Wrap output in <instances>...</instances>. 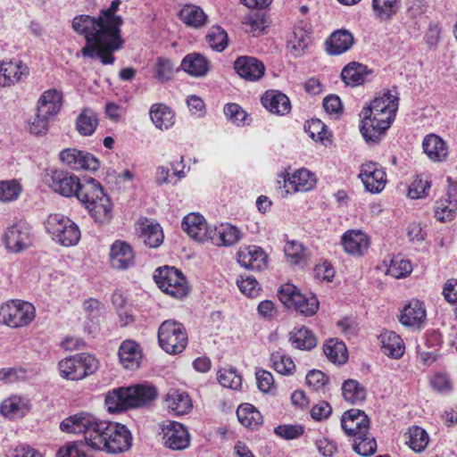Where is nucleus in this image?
I'll return each instance as SVG.
<instances>
[{
    "label": "nucleus",
    "instance_id": "obj_1",
    "mask_svg": "<svg viewBox=\"0 0 457 457\" xmlns=\"http://www.w3.org/2000/svg\"><path fill=\"white\" fill-rule=\"evenodd\" d=\"M120 0H112L109 8L102 10L97 18L78 15L72 20V29L86 39L80 54L84 57H98L104 65L114 62L113 53L122 48L120 27L123 20L115 15Z\"/></svg>",
    "mask_w": 457,
    "mask_h": 457
},
{
    "label": "nucleus",
    "instance_id": "obj_2",
    "mask_svg": "<svg viewBox=\"0 0 457 457\" xmlns=\"http://www.w3.org/2000/svg\"><path fill=\"white\" fill-rule=\"evenodd\" d=\"M79 201L96 223L105 225L112 221L113 204L103 186L96 179L89 178L85 180Z\"/></svg>",
    "mask_w": 457,
    "mask_h": 457
},
{
    "label": "nucleus",
    "instance_id": "obj_3",
    "mask_svg": "<svg viewBox=\"0 0 457 457\" xmlns=\"http://www.w3.org/2000/svg\"><path fill=\"white\" fill-rule=\"evenodd\" d=\"M132 446V435L120 423L102 420L90 449L108 454H120Z\"/></svg>",
    "mask_w": 457,
    "mask_h": 457
},
{
    "label": "nucleus",
    "instance_id": "obj_4",
    "mask_svg": "<svg viewBox=\"0 0 457 457\" xmlns=\"http://www.w3.org/2000/svg\"><path fill=\"white\" fill-rule=\"evenodd\" d=\"M36 318L35 306L27 301L12 299L0 306V324L12 329L29 327Z\"/></svg>",
    "mask_w": 457,
    "mask_h": 457
},
{
    "label": "nucleus",
    "instance_id": "obj_5",
    "mask_svg": "<svg viewBox=\"0 0 457 457\" xmlns=\"http://www.w3.org/2000/svg\"><path fill=\"white\" fill-rule=\"evenodd\" d=\"M46 228L53 240L63 247L75 246L81 238L79 226L61 213L50 214L46 221Z\"/></svg>",
    "mask_w": 457,
    "mask_h": 457
},
{
    "label": "nucleus",
    "instance_id": "obj_6",
    "mask_svg": "<svg viewBox=\"0 0 457 457\" xmlns=\"http://www.w3.org/2000/svg\"><path fill=\"white\" fill-rule=\"evenodd\" d=\"M99 367V362L95 356L81 353L66 357L58 362L60 376L71 381L82 380L94 374Z\"/></svg>",
    "mask_w": 457,
    "mask_h": 457
},
{
    "label": "nucleus",
    "instance_id": "obj_7",
    "mask_svg": "<svg viewBox=\"0 0 457 457\" xmlns=\"http://www.w3.org/2000/svg\"><path fill=\"white\" fill-rule=\"evenodd\" d=\"M361 134L367 143L378 144L395 119L365 104L361 112Z\"/></svg>",
    "mask_w": 457,
    "mask_h": 457
},
{
    "label": "nucleus",
    "instance_id": "obj_8",
    "mask_svg": "<svg viewBox=\"0 0 457 457\" xmlns=\"http://www.w3.org/2000/svg\"><path fill=\"white\" fill-rule=\"evenodd\" d=\"M154 278L162 292L174 298L181 299L189 294L190 287L186 277L174 267L158 268Z\"/></svg>",
    "mask_w": 457,
    "mask_h": 457
},
{
    "label": "nucleus",
    "instance_id": "obj_9",
    "mask_svg": "<svg viewBox=\"0 0 457 457\" xmlns=\"http://www.w3.org/2000/svg\"><path fill=\"white\" fill-rule=\"evenodd\" d=\"M278 295L284 305L306 317L314 315L319 309V301L315 295L305 296L290 283L282 285Z\"/></svg>",
    "mask_w": 457,
    "mask_h": 457
},
{
    "label": "nucleus",
    "instance_id": "obj_10",
    "mask_svg": "<svg viewBox=\"0 0 457 457\" xmlns=\"http://www.w3.org/2000/svg\"><path fill=\"white\" fill-rule=\"evenodd\" d=\"M102 420L92 413L80 411L63 419L60 429L68 434H83L91 447Z\"/></svg>",
    "mask_w": 457,
    "mask_h": 457
},
{
    "label": "nucleus",
    "instance_id": "obj_11",
    "mask_svg": "<svg viewBox=\"0 0 457 457\" xmlns=\"http://www.w3.org/2000/svg\"><path fill=\"white\" fill-rule=\"evenodd\" d=\"M160 346L170 354L181 353L187 345V335L184 326L172 320L163 321L158 330Z\"/></svg>",
    "mask_w": 457,
    "mask_h": 457
},
{
    "label": "nucleus",
    "instance_id": "obj_12",
    "mask_svg": "<svg viewBox=\"0 0 457 457\" xmlns=\"http://www.w3.org/2000/svg\"><path fill=\"white\" fill-rule=\"evenodd\" d=\"M47 184L54 192L64 197L75 196L78 200L84 187L78 176L59 170L51 171Z\"/></svg>",
    "mask_w": 457,
    "mask_h": 457
},
{
    "label": "nucleus",
    "instance_id": "obj_13",
    "mask_svg": "<svg viewBox=\"0 0 457 457\" xmlns=\"http://www.w3.org/2000/svg\"><path fill=\"white\" fill-rule=\"evenodd\" d=\"M3 241L6 250L12 253H19L32 245L29 228L17 222L7 227L3 234Z\"/></svg>",
    "mask_w": 457,
    "mask_h": 457
},
{
    "label": "nucleus",
    "instance_id": "obj_14",
    "mask_svg": "<svg viewBox=\"0 0 457 457\" xmlns=\"http://www.w3.org/2000/svg\"><path fill=\"white\" fill-rule=\"evenodd\" d=\"M359 178L371 194L380 193L387 183L385 169L378 162H366L361 165Z\"/></svg>",
    "mask_w": 457,
    "mask_h": 457
},
{
    "label": "nucleus",
    "instance_id": "obj_15",
    "mask_svg": "<svg viewBox=\"0 0 457 457\" xmlns=\"http://www.w3.org/2000/svg\"><path fill=\"white\" fill-rule=\"evenodd\" d=\"M59 157L65 166L73 170L96 171L100 167V162L96 157L77 148H66L61 151Z\"/></svg>",
    "mask_w": 457,
    "mask_h": 457
},
{
    "label": "nucleus",
    "instance_id": "obj_16",
    "mask_svg": "<svg viewBox=\"0 0 457 457\" xmlns=\"http://www.w3.org/2000/svg\"><path fill=\"white\" fill-rule=\"evenodd\" d=\"M162 441L167 448L180 451L190 445V434L187 428L178 421H170L162 428Z\"/></svg>",
    "mask_w": 457,
    "mask_h": 457
},
{
    "label": "nucleus",
    "instance_id": "obj_17",
    "mask_svg": "<svg viewBox=\"0 0 457 457\" xmlns=\"http://www.w3.org/2000/svg\"><path fill=\"white\" fill-rule=\"evenodd\" d=\"M370 421L368 415L359 409H351L344 412L341 427L345 433L353 438L370 430Z\"/></svg>",
    "mask_w": 457,
    "mask_h": 457
},
{
    "label": "nucleus",
    "instance_id": "obj_18",
    "mask_svg": "<svg viewBox=\"0 0 457 457\" xmlns=\"http://www.w3.org/2000/svg\"><path fill=\"white\" fill-rule=\"evenodd\" d=\"M238 264L250 270H262L268 266V254L257 245L240 247L237 253Z\"/></svg>",
    "mask_w": 457,
    "mask_h": 457
},
{
    "label": "nucleus",
    "instance_id": "obj_19",
    "mask_svg": "<svg viewBox=\"0 0 457 457\" xmlns=\"http://www.w3.org/2000/svg\"><path fill=\"white\" fill-rule=\"evenodd\" d=\"M341 244L345 253L353 256H362L370 248V239L360 229H349L341 237Z\"/></svg>",
    "mask_w": 457,
    "mask_h": 457
},
{
    "label": "nucleus",
    "instance_id": "obj_20",
    "mask_svg": "<svg viewBox=\"0 0 457 457\" xmlns=\"http://www.w3.org/2000/svg\"><path fill=\"white\" fill-rule=\"evenodd\" d=\"M110 263L115 270H124L134 264L135 253L125 241L116 240L110 247Z\"/></svg>",
    "mask_w": 457,
    "mask_h": 457
},
{
    "label": "nucleus",
    "instance_id": "obj_21",
    "mask_svg": "<svg viewBox=\"0 0 457 457\" xmlns=\"http://www.w3.org/2000/svg\"><path fill=\"white\" fill-rule=\"evenodd\" d=\"M0 69L4 87H10L21 82L29 74V69L22 61H0Z\"/></svg>",
    "mask_w": 457,
    "mask_h": 457
},
{
    "label": "nucleus",
    "instance_id": "obj_22",
    "mask_svg": "<svg viewBox=\"0 0 457 457\" xmlns=\"http://www.w3.org/2000/svg\"><path fill=\"white\" fill-rule=\"evenodd\" d=\"M182 228L191 238L199 242L208 240L212 228L204 216L198 212L186 215L182 220Z\"/></svg>",
    "mask_w": 457,
    "mask_h": 457
},
{
    "label": "nucleus",
    "instance_id": "obj_23",
    "mask_svg": "<svg viewBox=\"0 0 457 457\" xmlns=\"http://www.w3.org/2000/svg\"><path fill=\"white\" fill-rule=\"evenodd\" d=\"M234 69L243 79L256 81L264 75L265 66L262 62L251 56H240L234 62Z\"/></svg>",
    "mask_w": 457,
    "mask_h": 457
},
{
    "label": "nucleus",
    "instance_id": "obj_24",
    "mask_svg": "<svg viewBox=\"0 0 457 457\" xmlns=\"http://www.w3.org/2000/svg\"><path fill=\"white\" fill-rule=\"evenodd\" d=\"M118 355L119 361L124 369L134 370L140 366L143 352L139 344L128 339L120 345Z\"/></svg>",
    "mask_w": 457,
    "mask_h": 457
},
{
    "label": "nucleus",
    "instance_id": "obj_25",
    "mask_svg": "<svg viewBox=\"0 0 457 457\" xmlns=\"http://www.w3.org/2000/svg\"><path fill=\"white\" fill-rule=\"evenodd\" d=\"M287 192H308L313 189L317 180L315 175L306 169H299L284 179Z\"/></svg>",
    "mask_w": 457,
    "mask_h": 457
},
{
    "label": "nucleus",
    "instance_id": "obj_26",
    "mask_svg": "<svg viewBox=\"0 0 457 457\" xmlns=\"http://www.w3.org/2000/svg\"><path fill=\"white\" fill-rule=\"evenodd\" d=\"M30 407V401L28 398L13 395L1 403L0 413L11 420L22 418L29 411Z\"/></svg>",
    "mask_w": 457,
    "mask_h": 457
},
{
    "label": "nucleus",
    "instance_id": "obj_27",
    "mask_svg": "<svg viewBox=\"0 0 457 457\" xmlns=\"http://www.w3.org/2000/svg\"><path fill=\"white\" fill-rule=\"evenodd\" d=\"M366 104L379 113H385L388 117L395 119L399 107V96L396 93L386 91L379 93Z\"/></svg>",
    "mask_w": 457,
    "mask_h": 457
},
{
    "label": "nucleus",
    "instance_id": "obj_28",
    "mask_svg": "<svg viewBox=\"0 0 457 457\" xmlns=\"http://www.w3.org/2000/svg\"><path fill=\"white\" fill-rule=\"evenodd\" d=\"M312 43L311 31L301 24L293 28L292 34L287 41V48L295 57L301 56Z\"/></svg>",
    "mask_w": 457,
    "mask_h": 457
},
{
    "label": "nucleus",
    "instance_id": "obj_29",
    "mask_svg": "<svg viewBox=\"0 0 457 457\" xmlns=\"http://www.w3.org/2000/svg\"><path fill=\"white\" fill-rule=\"evenodd\" d=\"M262 105L270 112L285 115L291 110V103L289 98L278 90H268L261 98Z\"/></svg>",
    "mask_w": 457,
    "mask_h": 457
},
{
    "label": "nucleus",
    "instance_id": "obj_30",
    "mask_svg": "<svg viewBox=\"0 0 457 457\" xmlns=\"http://www.w3.org/2000/svg\"><path fill=\"white\" fill-rule=\"evenodd\" d=\"M353 43L354 37L350 31L338 29L326 40V51L331 55H339L347 52Z\"/></svg>",
    "mask_w": 457,
    "mask_h": 457
},
{
    "label": "nucleus",
    "instance_id": "obj_31",
    "mask_svg": "<svg viewBox=\"0 0 457 457\" xmlns=\"http://www.w3.org/2000/svg\"><path fill=\"white\" fill-rule=\"evenodd\" d=\"M168 411L177 416L188 413L193 407L192 401L186 392L171 389L164 399Z\"/></svg>",
    "mask_w": 457,
    "mask_h": 457
},
{
    "label": "nucleus",
    "instance_id": "obj_32",
    "mask_svg": "<svg viewBox=\"0 0 457 457\" xmlns=\"http://www.w3.org/2000/svg\"><path fill=\"white\" fill-rule=\"evenodd\" d=\"M240 237V231L235 226L221 224L211 228L208 240L218 246H231L239 241Z\"/></svg>",
    "mask_w": 457,
    "mask_h": 457
},
{
    "label": "nucleus",
    "instance_id": "obj_33",
    "mask_svg": "<svg viewBox=\"0 0 457 457\" xmlns=\"http://www.w3.org/2000/svg\"><path fill=\"white\" fill-rule=\"evenodd\" d=\"M426 320V308L422 302L411 300L400 315V322L405 327H420Z\"/></svg>",
    "mask_w": 457,
    "mask_h": 457
},
{
    "label": "nucleus",
    "instance_id": "obj_34",
    "mask_svg": "<svg viewBox=\"0 0 457 457\" xmlns=\"http://www.w3.org/2000/svg\"><path fill=\"white\" fill-rule=\"evenodd\" d=\"M422 147L428 158L434 162H441L448 156L447 145L437 135L426 136L422 142Z\"/></svg>",
    "mask_w": 457,
    "mask_h": 457
},
{
    "label": "nucleus",
    "instance_id": "obj_35",
    "mask_svg": "<svg viewBox=\"0 0 457 457\" xmlns=\"http://www.w3.org/2000/svg\"><path fill=\"white\" fill-rule=\"evenodd\" d=\"M381 349L385 355L392 359L401 358L405 352L402 337L394 331H385L379 336Z\"/></svg>",
    "mask_w": 457,
    "mask_h": 457
},
{
    "label": "nucleus",
    "instance_id": "obj_36",
    "mask_svg": "<svg viewBox=\"0 0 457 457\" xmlns=\"http://www.w3.org/2000/svg\"><path fill=\"white\" fill-rule=\"evenodd\" d=\"M62 95L60 91L51 88L43 92L37 103L38 112L54 117L62 109Z\"/></svg>",
    "mask_w": 457,
    "mask_h": 457
},
{
    "label": "nucleus",
    "instance_id": "obj_37",
    "mask_svg": "<svg viewBox=\"0 0 457 457\" xmlns=\"http://www.w3.org/2000/svg\"><path fill=\"white\" fill-rule=\"evenodd\" d=\"M140 237L151 248L160 246L163 242V232L161 226L153 220L145 219L139 223Z\"/></svg>",
    "mask_w": 457,
    "mask_h": 457
},
{
    "label": "nucleus",
    "instance_id": "obj_38",
    "mask_svg": "<svg viewBox=\"0 0 457 457\" xmlns=\"http://www.w3.org/2000/svg\"><path fill=\"white\" fill-rule=\"evenodd\" d=\"M99 124L95 111L89 107L81 110L75 120V129L82 137L92 136L96 130Z\"/></svg>",
    "mask_w": 457,
    "mask_h": 457
},
{
    "label": "nucleus",
    "instance_id": "obj_39",
    "mask_svg": "<svg viewBox=\"0 0 457 457\" xmlns=\"http://www.w3.org/2000/svg\"><path fill=\"white\" fill-rule=\"evenodd\" d=\"M128 387H119L107 393L104 404L109 412H120L131 408Z\"/></svg>",
    "mask_w": 457,
    "mask_h": 457
},
{
    "label": "nucleus",
    "instance_id": "obj_40",
    "mask_svg": "<svg viewBox=\"0 0 457 457\" xmlns=\"http://www.w3.org/2000/svg\"><path fill=\"white\" fill-rule=\"evenodd\" d=\"M180 66L185 72L194 77H204L210 70L208 60L204 55L195 53L185 56Z\"/></svg>",
    "mask_w": 457,
    "mask_h": 457
},
{
    "label": "nucleus",
    "instance_id": "obj_41",
    "mask_svg": "<svg viewBox=\"0 0 457 457\" xmlns=\"http://www.w3.org/2000/svg\"><path fill=\"white\" fill-rule=\"evenodd\" d=\"M127 387L131 408L143 406L156 397V389L152 386L137 384Z\"/></svg>",
    "mask_w": 457,
    "mask_h": 457
},
{
    "label": "nucleus",
    "instance_id": "obj_42",
    "mask_svg": "<svg viewBox=\"0 0 457 457\" xmlns=\"http://www.w3.org/2000/svg\"><path fill=\"white\" fill-rule=\"evenodd\" d=\"M150 118L154 126L161 129H168L175 123V114L163 104H154L150 108Z\"/></svg>",
    "mask_w": 457,
    "mask_h": 457
},
{
    "label": "nucleus",
    "instance_id": "obj_43",
    "mask_svg": "<svg viewBox=\"0 0 457 457\" xmlns=\"http://www.w3.org/2000/svg\"><path fill=\"white\" fill-rule=\"evenodd\" d=\"M400 9V0H371L373 16L379 21H390Z\"/></svg>",
    "mask_w": 457,
    "mask_h": 457
},
{
    "label": "nucleus",
    "instance_id": "obj_44",
    "mask_svg": "<svg viewBox=\"0 0 457 457\" xmlns=\"http://www.w3.org/2000/svg\"><path fill=\"white\" fill-rule=\"evenodd\" d=\"M238 421L245 427L255 428L263 421L261 412L250 403H243L237 410Z\"/></svg>",
    "mask_w": 457,
    "mask_h": 457
},
{
    "label": "nucleus",
    "instance_id": "obj_45",
    "mask_svg": "<svg viewBox=\"0 0 457 457\" xmlns=\"http://www.w3.org/2000/svg\"><path fill=\"white\" fill-rule=\"evenodd\" d=\"M179 17L184 23L194 28L204 26L207 21L204 10L195 4H185L179 12Z\"/></svg>",
    "mask_w": 457,
    "mask_h": 457
},
{
    "label": "nucleus",
    "instance_id": "obj_46",
    "mask_svg": "<svg viewBox=\"0 0 457 457\" xmlns=\"http://www.w3.org/2000/svg\"><path fill=\"white\" fill-rule=\"evenodd\" d=\"M366 67L358 62L347 64L341 71L343 81L352 87L361 85L366 79Z\"/></svg>",
    "mask_w": 457,
    "mask_h": 457
},
{
    "label": "nucleus",
    "instance_id": "obj_47",
    "mask_svg": "<svg viewBox=\"0 0 457 457\" xmlns=\"http://www.w3.org/2000/svg\"><path fill=\"white\" fill-rule=\"evenodd\" d=\"M342 395L346 402L356 404L366 399L367 391L357 380L347 379L342 385Z\"/></svg>",
    "mask_w": 457,
    "mask_h": 457
},
{
    "label": "nucleus",
    "instance_id": "obj_48",
    "mask_svg": "<svg viewBox=\"0 0 457 457\" xmlns=\"http://www.w3.org/2000/svg\"><path fill=\"white\" fill-rule=\"evenodd\" d=\"M289 339L291 344L300 350H311L317 345L316 337L305 327L291 331Z\"/></svg>",
    "mask_w": 457,
    "mask_h": 457
},
{
    "label": "nucleus",
    "instance_id": "obj_49",
    "mask_svg": "<svg viewBox=\"0 0 457 457\" xmlns=\"http://www.w3.org/2000/svg\"><path fill=\"white\" fill-rule=\"evenodd\" d=\"M407 444L416 453H422L428 445L429 436L427 431L419 426H411L407 433Z\"/></svg>",
    "mask_w": 457,
    "mask_h": 457
},
{
    "label": "nucleus",
    "instance_id": "obj_50",
    "mask_svg": "<svg viewBox=\"0 0 457 457\" xmlns=\"http://www.w3.org/2000/svg\"><path fill=\"white\" fill-rule=\"evenodd\" d=\"M386 274L395 278H401L411 274L412 266L408 260L397 255L392 257L388 262L385 261Z\"/></svg>",
    "mask_w": 457,
    "mask_h": 457
},
{
    "label": "nucleus",
    "instance_id": "obj_51",
    "mask_svg": "<svg viewBox=\"0 0 457 457\" xmlns=\"http://www.w3.org/2000/svg\"><path fill=\"white\" fill-rule=\"evenodd\" d=\"M323 351L327 358L333 363L343 364L347 361L348 353L343 342L328 339L323 346Z\"/></svg>",
    "mask_w": 457,
    "mask_h": 457
},
{
    "label": "nucleus",
    "instance_id": "obj_52",
    "mask_svg": "<svg viewBox=\"0 0 457 457\" xmlns=\"http://www.w3.org/2000/svg\"><path fill=\"white\" fill-rule=\"evenodd\" d=\"M354 452L361 457H370L376 453L378 445L376 439L367 432L353 438Z\"/></svg>",
    "mask_w": 457,
    "mask_h": 457
},
{
    "label": "nucleus",
    "instance_id": "obj_53",
    "mask_svg": "<svg viewBox=\"0 0 457 457\" xmlns=\"http://www.w3.org/2000/svg\"><path fill=\"white\" fill-rule=\"evenodd\" d=\"M90 448L87 440L68 442L57 451V457H87V449Z\"/></svg>",
    "mask_w": 457,
    "mask_h": 457
},
{
    "label": "nucleus",
    "instance_id": "obj_54",
    "mask_svg": "<svg viewBox=\"0 0 457 457\" xmlns=\"http://www.w3.org/2000/svg\"><path fill=\"white\" fill-rule=\"evenodd\" d=\"M22 187L17 179L0 181V202L11 203L16 201L21 195Z\"/></svg>",
    "mask_w": 457,
    "mask_h": 457
},
{
    "label": "nucleus",
    "instance_id": "obj_55",
    "mask_svg": "<svg viewBox=\"0 0 457 457\" xmlns=\"http://www.w3.org/2000/svg\"><path fill=\"white\" fill-rule=\"evenodd\" d=\"M270 361L274 370L281 375H292L295 370V365L291 357L280 351L271 353Z\"/></svg>",
    "mask_w": 457,
    "mask_h": 457
},
{
    "label": "nucleus",
    "instance_id": "obj_56",
    "mask_svg": "<svg viewBox=\"0 0 457 457\" xmlns=\"http://www.w3.org/2000/svg\"><path fill=\"white\" fill-rule=\"evenodd\" d=\"M284 253L287 262L295 265L303 262L307 257L305 247L295 240L286 244Z\"/></svg>",
    "mask_w": 457,
    "mask_h": 457
},
{
    "label": "nucleus",
    "instance_id": "obj_57",
    "mask_svg": "<svg viewBox=\"0 0 457 457\" xmlns=\"http://www.w3.org/2000/svg\"><path fill=\"white\" fill-rule=\"evenodd\" d=\"M431 182L427 175H418L409 187L408 196L411 199H420L428 194Z\"/></svg>",
    "mask_w": 457,
    "mask_h": 457
},
{
    "label": "nucleus",
    "instance_id": "obj_58",
    "mask_svg": "<svg viewBox=\"0 0 457 457\" xmlns=\"http://www.w3.org/2000/svg\"><path fill=\"white\" fill-rule=\"evenodd\" d=\"M209 46L217 52H222L228 46V35L219 26H213L207 34Z\"/></svg>",
    "mask_w": 457,
    "mask_h": 457
},
{
    "label": "nucleus",
    "instance_id": "obj_59",
    "mask_svg": "<svg viewBox=\"0 0 457 457\" xmlns=\"http://www.w3.org/2000/svg\"><path fill=\"white\" fill-rule=\"evenodd\" d=\"M257 386L264 394L274 395L276 392V386L274 383L273 375L265 370H259L255 372Z\"/></svg>",
    "mask_w": 457,
    "mask_h": 457
},
{
    "label": "nucleus",
    "instance_id": "obj_60",
    "mask_svg": "<svg viewBox=\"0 0 457 457\" xmlns=\"http://www.w3.org/2000/svg\"><path fill=\"white\" fill-rule=\"evenodd\" d=\"M274 433L283 439L292 440L304 433V427L301 424H282L274 428Z\"/></svg>",
    "mask_w": 457,
    "mask_h": 457
},
{
    "label": "nucleus",
    "instance_id": "obj_61",
    "mask_svg": "<svg viewBox=\"0 0 457 457\" xmlns=\"http://www.w3.org/2000/svg\"><path fill=\"white\" fill-rule=\"evenodd\" d=\"M219 383L227 388L237 389L241 386V377L234 370H220L218 375Z\"/></svg>",
    "mask_w": 457,
    "mask_h": 457
},
{
    "label": "nucleus",
    "instance_id": "obj_62",
    "mask_svg": "<svg viewBox=\"0 0 457 457\" xmlns=\"http://www.w3.org/2000/svg\"><path fill=\"white\" fill-rule=\"evenodd\" d=\"M431 388L437 394L445 395L453 390V384L445 373H436L429 380Z\"/></svg>",
    "mask_w": 457,
    "mask_h": 457
},
{
    "label": "nucleus",
    "instance_id": "obj_63",
    "mask_svg": "<svg viewBox=\"0 0 457 457\" xmlns=\"http://www.w3.org/2000/svg\"><path fill=\"white\" fill-rule=\"evenodd\" d=\"M174 67L169 59L159 57L156 61L155 78L161 81L165 82L171 79L173 75Z\"/></svg>",
    "mask_w": 457,
    "mask_h": 457
},
{
    "label": "nucleus",
    "instance_id": "obj_64",
    "mask_svg": "<svg viewBox=\"0 0 457 457\" xmlns=\"http://www.w3.org/2000/svg\"><path fill=\"white\" fill-rule=\"evenodd\" d=\"M239 290L249 297H255L261 290L258 281L252 276L241 277L237 282Z\"/></svg>",
    "mask_w": 457,
    "mask_h": 457
}]
</instances>
